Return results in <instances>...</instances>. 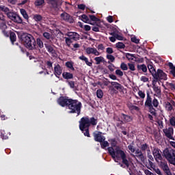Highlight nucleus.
Returning <instances> with one entry per match:
<instances>
[{
	"label": "nucleus",
	"mask_w": 175,
	"mask_h": 175,
	"mask_svg": "<svg viewBox=\"0 0 175 175\" xmlns=\"http://www.w3.org/2000/svg\"><path fill=\"white\" fill-rule=\"evenodd\" d=\"M94 140L97 142L98 143H102V142H105L106 140V138L105 136L102 135V132L100 131H94L92 133Z\"/></svg>",
	"instance_id": "nucleus-11"
},
{
	"label": "nucleus",
	"mask_w": 175,
	"mask_h": 175,
	"mask_svg": "<svg viewBox=\"0 0 175 175\" xmlns=\"http://www.w3.org/2000/svg\"><path fill=\"white\" fill-rule=\"evenodd\" d=\"M128 148L131 151V152H135L136 151L135 146H133V145H129Z\"/></svg>",
	"instance_id": "nucleus-58"
},
{
	"label": "nucleus",
	"mask_w": 175,
	"mask_h": 175,
	"mask_svg": "<svg viewBox=\"0 0 175 175\" xmlns=\"http://www.w3.org/2000/svg\"><path fill=\"white\" fill-rule=\"evenodd\" d=\"M10 42L12 43V45H14V42H16V40H17V36H16V33L14 32H11L10 34Z\"/></svg>",
	"instance_id": "nucleus-25"
},
{
	"label": "nucleus",
	"mask_w": 175,
	"mask_h": 175,
	"mask_svg": "<svg viewBox=\"0 0 175 175\" xmlns=\"http://www.w3.org/2000/svg\"><path fill=\"white\" fill-rule=\"evenodd\" d=\"M107 59L109 60V62H114L116 61V57L113 56V55H107L106 56Z\"/></svg>",
	"instance_id": "nucleus-42"
},
{
	"label": "nucleus",
	"mask_w": 175,
	"mask_h": 175,
	"mask_svg": "<svg viewBox=\"0 0 175 175\" xmlns=\"http://www.w3.org/2000/svg\"><path fill=\"white\" fill-rule=\"evenodd\" d=\"M141 81H143L144 83H147L148 81V78L144 76H142L140 79Z\"/></svg>",
	"instance_id": "nucleus-64"
},
{
	"label": "nucleus",
	"mask_w": 175,
	"mask_h": 175,
	"mask_svg": "<svg viewBox=\"0 0 175 175\" xmlns=\"http://www.w3.org/2000/svg\"><path fill=\"white\" fill-rule=\"evenodd\" d=\"M21 14H22L23 17L28 22V20L29 19V16H28V14L27 13V11L25 9H21Z\"/></svg>",
	"instance_id": "nucleus-29"
},
{
	"label": "nucleus",
	"mask_w": 175,
	"mask_h": 175,
	"mask_svg": "<svg viewBox=\"0 0 175 175\" xmlns=\"http://www.w3.org/2000/svg\"><path fill=\"white\" fill-rule=\"evenodd\" d=\"M120 118L123 120L124 122H131V121L133 120L132 116L129 115H126L124 113L120 114Z\"/></svg>",
	"instance_id": "nucleus-21"
},
{
	"label": "nucleus",
	"mask_w": 175,
	"mask_h": 175,
	"mask_svg": "<svg viewBox=\"0 0 175 175\" xmlns=\"http://www.w3.org/2000/svg\"><path fill=\"white\" fill-rule=\"evenodd\" d=\"M109 142H111V147L107 148V150L111 158L114 159L115 162H118L117 161H121L122 159L123 165H125L126 167H129V161L126 158V153L121 150L119 146H117V141L116 139L112 138L109 139ZM113 147H116L115 150ZM116 159H117V161Z\"/></svg>",
	"instance_id": "nucleus-1"
},
{
	"label": "nucleus",
	"mask_w": 175,
	"mask_h": 175,
	"mask_svg": "<svg viewBox=\"0 0 175 175\" xmlns=\"http://www.w3.org/2000/svg\"><path fill=\"white\" fill-rule=\"evenodd\" d=\"M66 68H68V69H70V70H75V67H73V62H66Z\"/></svg>",
	"instance_id": "nucleus-37"
},
{
	"label": "nucleus",
	"mask_w": 175,
	"mask_h": 175,
	"mask_svg": "<svg viewBox=\"0 0 175 175\" xmlns=\"http://www.w3.org/2000/svg\"><path fill=\"white\" fill-rule=\"evenodd\" d=\"M167 86L170 88L171 91H175V84L174 83L167 82Z\"/></svg>",
	"instance_id": "nucleus-46"
},
{
	"label": "nucleus",
	"mask_w": 175,
	"mask_h": 175,
	"mask_svg": "<svg viewBox=\"0 0 175 175\" xmlns=\"http://www.w3.org/2000/svg\"><path fill=\"white\" fill-rule=\"evenodd\" d=\"M98 124V119L89 116H85L81 118L79 120V129L83 132L84 136L87 137H91L90 135V126H95Z\"/></svg>",
	"instance_id": "nucleus-2"
},
{
	"label": "nucleus",
	"mask_w": 175,
	"mask_h": 175,
	"mask_svg": "<svg viewBox=\"0 0 175 175\" xmlns=\"http://www.w3.org/2000/svg\"><path fill=\"white\" fill-rule=\"evenodd\" d=\"M109 83H110L111 85L109 86L108 92L111 96L117 95V94H118V91H122V88H124L122 85L118 82L109 81Z\"/></svg>",
	"instance_id": "nucleus-6"
},
{
	"label": "nucleus",
	"mask_w": 175,
	"mask_h": 175,
	"mask_svg": "<svg viewBox=\"0 0 175 175\" xmlns=\"http://www.w3.org/2000/svg\"><path fill=\"white\" fill-rule=\"evenodd\" d=\"M66 83H68L69 87L72 89L75 88V81H66Z\"/></svg>",
	"instance_id": "nucleus-48"
},
{
	"label": "nucleus",
	"mask_w": 175,
	"mask_h": 175,
	"mask_svg": "<svg viewBox=\"0 0 175 175\" xmlns=\"http://www.w3.org/2000/svg\"><path fill=\"white\" fill-rule=\"evenodd\" d=\"M46 66L48 69H53V62H51V61L46 62Z\"/></svg>",
	"instance_id": "nucleus-60"
},
{
	"label": "nucleus",
	"mask_w": 175,
	"mask_h": 175,
	"mask_svg": "<svg viewBox=\"0 0 175 175\" xmlns=\"http://www.w3.org/2000/svg\"><path fill=\"white\" fill-rule=\"evenodd\" d=\"M161 150L158 148H154L152 151V154L154 158L155 159V161L157 162H159L162 161V154H161Z\"/></svg>",
	"instance_id": "nucleus-14"
},
{
	"label": "nucleus",
	"mask_w": 175,
	"mask_h": 175,
	"mask_svg": "<svg viewBox=\"0 0 175 175\" xmlns=\"http://www.w3.org/2000/svg\"><path fill=\"white\" fill-rule=\"evenodd\" d=\"M159 166L162 170H163L164 173L167 175H172V172H170V168H169V165H167V162L165 160H161L159 163Z\"/></svg>",
	"instance_id": "nucleus-12"
},
{
	"label": "nucleus",
	"mask_w": 175,
	"mask_h": 175,
	"mask_svg": "<svg viewBox=\"0 0 175 175\" xmlns=\"http://www.w3.org/2000/svg\"><path fill=\"white\" fill-rule=\"evenodd\" d=\"M96 96L98 99H102L103 98V91L100 89L97 90Z\"/></svg>",
	"instance_id": "nucleus-39"
},
{
	"label": "nucleus",
	"mask_w": 175,
	"mask_h": 175,
	"mask_svg": "<svg viewBox=\"0 0 175 175\" xmlns=\"http://www.w3.org/2000/svg\"><path fill=\"white\" fill-rule=\"evenodd\" d=\"M128 69L131 70V72H135L136 70V67H135V64L133 63H128Z\"/></svg>",
	"instance_id": "nucleus-40"
},
{
	"label": "nucleus",
	"mask_w": 175,
	"mask_h": 175,
	"mask_svg": "<svg viewBox=\"0 0 175 175\" xmlns=\"http://www.w3.org/2000/svg\"><path fill=\"white\" fill-rule=\"evenodd\" d=\"M108 64H109V65L108 66V69L111 72H114V64H111L110 62H108Z\"/></svg>",
	"instance_id": "nucleus-56"
},
{
	"label": "nucleus",
	"mask_w": 175,
	"mask_h": 175,
	"mask_svg": "<svg viewBox=\"0 0 175 175\" xmlns=\"http://www.w3.org/2000/svg\"><path fill=\"white\" fill-rule=\"evenodd\" d=\"M45 47L50 54H55V49L51 45L45 44Z\"/></svg>",
	"instance_id": "nucleus-28"
},
{
	"label": "nucleus",
	"mask_w": 175,
	"mask_h": 175,
	"mask_svg": "<svg viewBox=\"0 0 175 175\" xmlns=\"http://www.w3.org/2000/svg\"><path fill=\"white\" fill-rule=\"evenodd\" d=\"M19 39L22 44L28 50H36L38 49L36 40H35V38L31 34L23 33L20 35Z\"/></svg>",
	"instance_id": "nucleus-4"
},
{
	"label": "nucleus",
	"mask_w": 175,
	"mask_h": 175,
	"mask_svg": "<svg viewBox=\"0 0 175 175\" xmlns=\"http://www.w3.org/2000/svg\"><path fill=\"white\" fill-rule=\"evenodd\" d=\"M62 77L65 80L69 81V80H72V79H73V75L70 72H64L62 73Z\"/></svg>",
	"instance_id": "nucleus-22"
},
{
	"label": "nucleus",
	"mask_w": 175,
	"mask_h": 175,
	"mask_svg": "<svg viewBox=\"0 0 175 175\" xmlns=\"http://www.w3.org/2000/svg\"><path fill=\"white\" fill-rule=\"evenodd\" d=\"M47 3H49V5H51L53 8H57V6H58L57 0H47Z\"/></svg>",
	"instance_id": "nucleus-35"
},
{
	"label": "nucleus",
	"mask_w": 175,
	"mask_h": 175,
	"mask_svg": "<svg viewBox=\"0 0 175 175\" xmlns=\"http://www.w3.org/2000/svg\"><path fill=\"white\" fill-rule=\"evenodd\" d=\"M161 80L166 81L167 80V75L163 72L161 69H157L156 75L153 77V84L154 83H158Z\"/></svg>",
	"instance_id": "nucleus-8"
},
{
	"label": "nucleus",
	"mask_w": 175,
	"mask_h": 175,
	"mask_svg": "<svg viewBox=\"0 0 175 175\" xmlns=\"http://www.w3.org/2000/svg\"><path fill=\"white\" fill-rule=\"evenodd\" d=\"M79 27L80 28H83V29H85V31H91V26L85 25H83V23L81 22H79Z\"/></svg>",
	"instance_id": "nucleus-34"
},
{
	"label": "nucleus",
	"mask_w": 175,
	"mask_h": 175,
	"mask_svg": "<svg viewBox=\"0 0 175 175\" xmlns=\"http://www.w3.org/2000/svg\"><path fill=\"white\" fill-rule=\"evenodd\" d=\"M152 84L153 85V91L157 94V96L161 95V88L156 85L157 83H154L153 81L152 82Z\"/></svg>",
	"instance_id": "nucleus-23"
},
{
	"label": "nucleus",
	"mask_w": 175,
	"mask_h": 175,
	"mask_svg": "<svg viewBox=\"0 0 175 175\" xmlns=\"http://www.w3.org/2000/svg\"><path fill=\"white\" fill-rule=\"evenodd\" d=\"M165 109L167 111H172V110H173V105H172V103H170V102L166 103Z\"/></svg>",
	"instance_id": "nucleus-38"
},
{
	"label": "nucleus",
	"mask_w": 175,
	"mask_h": 175,
	"mask_svg": "<svg viewBox=\"0 0 175 175\" xmlns=\"http://www.w3.org/2000/svg\"><path fill=\"white\" fill-rule=\"evenodd\" d=\"M42 36L45 38V39H47L48 40H49V39H51V33L49 32H44L42 34Z\"/></svg>",
	"instance_id": "nucleus-44"
},
{
	"label": "nucleus",
	"mask_w": 175,
	"mask_h": 175,
	"mask_svg": "<svg viewBox=\"0 0 175 175\" xmlns=\"http://www.w3.org/2000/svg\"><path fill=\"white\" fill-rule=\"evenodd\" d=\"M163 156L171 163L175 166V150L171 148H165L163 150Z\"/></svg>",
	"instance_id": "nucleus-7"
},
{
	"label": "nucleus",
	"mask_w": 175,
	"mask_h": 175,
	"mask_svg": "<svg viewBox=\"0 0 175 175\" xmlns=\"http://www.w3.org/2000/svg\"><path fill=\"white\" fill-rule=\"evenodd\" d=\"M44 3V0H36L34 3L36 6H42Z\"/></svg>",
	"instance_id": "nucleus-43"
},
{
	"label": "nucleus",
	"mask_w": 175,
	"mask_h": 175,
	"mask_svg": "<svg viewBox=\"0 0 175 175\" xmlns=\"http://www.w3.org/2000/svg\"><path fill=\"white\" fill-rule=\"evenodd\" d=\"M78 9H79L80 10H85V5L79 4L78 5Z\"/></svg>",
	"instance_id": "nucleus-63"
},
{
	"label": "nucleus",
	"mask_w": 175,
	"mask_h": 175,
	"mask_svg": "<svg viewBox=\"0 0 175 175\" xmlns=\"http://www.w3.org/2000/svg\"><path fill=\"white\" fill-rule=\"evenodd\" d=\"M94 61H96V64L99 65L100 62H104L105 58L102 56L96 57L94 58Z\"/></svg>",
	"instance_id": "nucleus-33"
},
{
	"label": "nucleus",
	"mask_w": 175,
	"mask_h": 175,
	"mask_svg": "<svg viewBox=\"0 0 175 175\" xmlns=\"http://www.w3.org/2000/svg\"><path fill=\"white\" fill-rule=\"evenodd\" d=\"M70 100H72V98L68 96H60L57 102L62 107H68Z\"/></svg>",
	"instance_id": "nucleus-9"
},
{
	"label": "nucleus",
	"mask_w": 175,
	"mask_h": 175,
	"mask_svg": "<svg viewBox=\"0 0 175 175\" xmlns=\"http://www.w3.org/2000/svg\"><path fill=\"white\" fill-rule=\"evenodd\" d=\"M143 152H144L140 149H137L135 151V157L138 158V159H139L141 162H143V163H144V162H146V156H144Z\"/></svg>",
	"instance_id": "nucleus-15"
},
{
	"label": "nucleus",
	"mask_w": 175,
	"mask_h": 175,
	"mask_svg": "<svg viewBox=\"0 0 175 175\" xmlns=\"http://www.w3.org/2000/svg\"><path fill=\"white\" fill-rule=\"evenodd\" d=\"M116 75L120 76V77H122L124 76V72L121 70L118 69L116 70Z\"/></svg>",
	"instance_id": "nucleus-53"
},
{
	"label": "nucleus",
	"mask_w": 175,
	"mask_h": 175,
	"mask_svg": "<svg viewBox=\"0 0 175 175\" xmlns=\"http://www.w3.org/2000/svg\"><path fill=\"white\" fill-rule=\"evenodd\" d=\"M126 58L129 60L133 59V58H135V55L127 53H126Z\"/></svg>",
	"instance_id": "nucleus-54"
},
{
	"label": "nucleus",
	"mask_w": 175,
	"mask_h": 175,
	"mask_svg": "<svg viewBox=\"0 0 175 175\" xmlns=\"http://www.w3.org/2000/svg\"><path fill=\"white\" fill-rule=\"evenodd\" d=\"M81 107H83V104L79 100L72 99L70 101L68 104V109H69V114H77V117H79L81 114Z\"/></svg>",
	"instance_id": "nucleus-5"
},
{
	"label": "nucleus",
	"mask_w": 175,
	"mask_h": 175,
	"mask_svg": "<svg viewBox=\"0 0 175 175\" xmlns=\"http://www.w3.org/2000/svg\"><path fill=\"white\" fill-rule=\"evenodd\" d=\"M106 53H107L108 55H111V54H113V53H114V51L113 50V48H111V47H108V48H107V49H106Z\"/></svg>",
	"instance_id": "nucleus-55"
},
{
	"label": "nucleus",
	"mask_w": 175,
	"mask_h": 175,
	"mask_svg": "<svg viewBox=\"0 0 175 175\" xmlns=\"http://www.w3.org/2000/svg\"><path fill=\"white\" fill-rule=\"evenodd\" d=\"M138 95L142 98V99H144V98H146V94L142 90L138 91Z\"/></svg>",
	"instance_id": "nucleus-52"
},
{
	"label": "nucleus",
	"mask_w": 175,
	"mask_h": 175,
	"mask_svg": "<svg viewBox=\"0 0 175 175\" xmlns=\"http://www.w3.org/2000/svg\"><path fill=\"white\" fill-rule=\"evenodd\" d=\"M8 18L12 20L16 24H23V18H21L20 15L16 12H11L8 14Z\"/></svg>",
	"instance_id": "nucleus-10"
},
{
	"label": "nucleus",
	"mask_w": 175,
	"mask_h": 175,
	"mask_svg": "<svg viewBox=\"0 0 175 175\" xmlns=\"http://www.w3.org/2000/svg\"><path fill=\"white\" fill-rule=\"evenodd\" d=\"M0 136L3 140H7V139H9V137H8L5 131H1Z\"/></svg>",
	"instance_id": "nucleus-47"
},
{
	"label": "nucleus",
	"mask_w": 175,
	"mask_h": 175,
	"mask_svg": "<svg viewBox=\"0 0 175 175\" xmlns=\"http://www.w3.org/2000/svg\"><path fill=\"white\" fill-rule=\"evenodd\" d=\"M100 146H101V148H106V147H109V144L108 143L107 141H103L101 142H100Z\"/></svg>",
	"instance_id": "nucleus-41"
},
{
	"label": "nucleus",
	"mask_w": 175,
	"mask_h": 175,
	"mask_svg": "<svg viewBox=\"0 0 175 175\" xmlns=\"http://www.w3.org/2000/svg\"><path fill=\"white\" fill-rule=\"evenodd\" d=\"M140 150L142 151V152L146 153V151H150V146L147 144H143L140 146Z\"/></svg>",
	"instance_id": "nucleus-27"
},
{
	"label": "nucleus",
	"mask_w": 175,
	"mask_h": 175,
	"mask_svg": "<svg viewBox=\"0 0 175 175\" xmlns=\"http://www.w3.org/2000/svg\"><path fill=\"white\" fill-rule=\"evenodd\" d=\"M33 18L37 23H40V21H42V20H43V16H42V15H40V14H36L33 15Z\"/></svg>",
	"instance_id": "nucleus-30"
},
{
	"label": "nucleus",
	"mask_w": 175,
	"mask_h": 175,
	"mask_svg": "<svg viewBox=\"0 0 175 175\" xmlns=\"http://www.w3.org/2000/svg\"><path fill=\"white\" fill-rule=\"evenodd\" d=\"M120 69H122V70H128V65L124 62L121 63Z\"/></svg>",
	"instance_id": "nucleus-49"
},
{
	"label": "nucleus",
	"mask_w": 175,
	"mask_h": 175,
	"mask_svg": "<svg viewBox=\"0 0 175 175\" xmlns=\"http://www.w3.org/2000/svg\"><path fill=\"white\" fill-rule=\"evenodd\" d=\"M86 53L88 55L94 54V55H96V56L100 55V53H99V51H98V50H96V49L95 48H91V47L87 48Z\"/></svg>",
	"instance_id": "nucleus-20"
},
{
	"label": "nucleus",
	"mask_w": 175,
	"mask_h": 175,
	"mask_svg": "<svg viewBox=\"0 0 175 175\" xmlns=\"http://www.w3.org/2000/svg\"><path fill=\"white\" fill-rule=\"evenodd\" d=\"M137 70L139 73H147V66L146 64H137Z\"/></svg>",
	"instance_id": "nucleus-18"
},
{
	"label": "nucleus",
	"mask_w": 175,
	"mask_h": 175,
	"mask_svg": "<svg viewBox=\"0 0 175 175\" xmlns=\"http://www.w3.org/2000/svg\"><path fill=\"white\" fill-rule=\"evenodd\" d=\"M128 107L131 111H133L134 110L135 111H139L140 110V108H139V107L132 104L129 105Z\"/></svg>",
	"instance_id": "nucleus-31"
},
{
	"label": "nucleus",
	"mask_w": 175,
	"mask_h": 175,
	"mask_svg": "<svg viewBox=\"0 0 175 175\" xmlns=\"http://www.w3.org/2000/svg\"><path fill=\"white\" fill-rule=\"evenodd\" d=\"M66 44H67V46H70V44H72V40L70 39V38H66Z\"/></svg>",
	"instance_id": "nucleus-59"
},
{
	"label": "nucleus",
	"mask_w": 175,
	"mask_h": 175,
	"mask_svg": "<svg viewBox=\"0 0 175 175\" xmlns=\"http://www.w3.org/2000/svg\"><path fill=\"white\" fill-rule=\"evenodd\" d=\"M89 17L92 21H99V18L95 16V15H90Z\"/></svg>",
	"instance_id": "nucleus-57"
},
{
	"label": "nucleus",
	"mask_w": 175,
	"mask_h": 175,
	"mask_svg": "<svg viewBox=\"0 0 175 175\" xmlns=\"http://www.w3.org/2000/svg\"><path fill=\"white\" fill-rule=\"evenodd\" d=\"M81 21L86 24H90V18L85 14L81 15Z\"/></svg>",
	"instance_id": "nucleus-36"
},
{
	"label": "nucleus",
	"mask_w": 175,
	"mask_h": 175,
	"mask_svg": "<svg viewBox=\"0 0 175 175\" xmlns=\"http://www.w3.org/2000/svg\"><path fill=\"white\" fill-rule=\"evenodd\" d=\"M146 132H147V133H150V135H152V129H151V127L150 126H146Z\"/></svg>",
	"instance_id": "nucleus-61"
},
{
	"label": "nucleus",
	"mask_w": 175,
	"mask_h": 175,
	"mask_svg": "<svg viewBox=\"0 0 175 175\" xmlns=\"http://www.w3.org/2000/svg\"><path fill=\"white\" fill-rule=\"evenodd\" d=\"M116 49H125V44H123L121 42L116 43Z\"/></svg>",
	"instance_id": "nucleus-45"
},
{
	"label": "nucleus",
	"mask_w": 175,
	"mask_h": 175,
	"mask_svg": "<svg viewBox=\"0 0 175 175\" xmlns=\"http://www.w3.org/2000/svg\"><path fill=\"white\" fill-rule=\"evenodd\" d=\"M0 10H1V12H4V13L7 14L8 17H9V13L12 12H10V10L9 9V8L5 5H0Z\"/></svg>",
	"instance_id": "nucleus-26"
},
{
	"label": "nucleus",
	"mask_w": 175,
	"mask_h": 175,
	"mask_svg": "<svg viewBox=\"0 0 175 175\" xmlns=\"http://www.w3.org/2000/svg\"><path fill=\"white\" fill-rule=\"evenodd\" d=\"M60 17L64 21H67V23H73V18L66 12H63L61 14Z\"/></svg>",
	"instance_id": "nucleus-17"
},
{
	"label": "nucleus",
	"mask_w": 175,
	"mask_h": 175,
	"mask_svg": "<svg viewBox=\"0 0 175 175\" xmlns=\"http://www.w3.org/2000/svg\"><path fill=\"white\" fill-rule=\"evenodd\" d=\"M148 69L152 77H154L157 73V70H155V68H154V66H152V64H148Z\"/></svg>",
	"instance_id": "nucleus-24"
},
{
	"label": "nucleus",
	"mask_w": 175,
	"mask_h": 175,
	"mask_svg": "<svg viewBox=\"0 0 175 175\" xmlns=\"http://www.w3.org/2000/svg\"><path fill=\"white\" fill-rule=\"evenodd\" d=\"M144 106L146 109H148V112L150 113L152 116L154 117L157 116L156 109L159 106V101H158V99L155 98V96L152 98V96L150 94V91L146 92V99Z\"/></svg>",
	"instance_id": "nucleus-3"
},
{
	"label": "nucleus",
	"mask_w": 175,
	"mask_h": 175,
	"mask_svg": "<svg viewBox=\"0 0 175 175\" xmlns=\"http://www.w3.org/2000/svg\"><path fill=\"white\" fill-rule=\"evenodd\" d=\"M153 170L155 172V173H157V174L162 175V172L159 168L154 167V168H153Z\"/></svg>",
	"instance_id": "nucleus-62"
},
{
	"label": "nucleus",
	"mask_w": 175,
	"mask_h": 175,
	"mask_svg": "<svg viewBox=\"0 0 175 175\" xmlns=\"http://www.w3.org/2000/svg\"><path fill=\"white\" fill-rule=\"evenodd\" d=\"M37 44V46H38L39 49H43L44 47V45L43 44V41H42V39L37 38L36 41V44Z\"/></svg>",
	"instance_id": "nucleus-32"
},
{
	"label": "nucleus",
	"mask_w": 175,
	"mask_h": 175,
	"mask_svg": "<svg viewBox=\"0 0 175 175\" xmlns=\"http://www.w3.org/2000/svg\"><path fill=\"white\" fill-rule=\"evenodd\" d=\"M0 27L2 29H5L8 26H6V21H0Z\"/></svg>",
	"instance_id": "nucleus-50"
},
{
	"label": "nucleus",
	"mask_w": 175,
	"mask_h": 175,
	"mask_svg": "<svg viewBox=\"0 0 175 175\" xmlns=\"http://www.w3.org/2000/svg\"><path fill=\"white\" fill-rule=\"evenodd\" d=\"M163 132L167 139H170V140H174V137H173L174 130L172 127H170L167 129H163Z\"/></svg>",
	"instance_id": "nucleus-16"
},
{
	"label": "nucleus",
	"mask_w": 175,
	"mask_h": 175,
	"mask_svg": "<svg viewBox=\"0 0 175 175\" xmlns=\"http://www.w3.org/2000/svg\"><path fill=\"white\" fill-rule=\"evenodd\" d=\"M67 35L68 36H69L71 40L77 41L80 39V35H79V33H77V32H68Z\"/></svg>",
	"instance_id": "nucleus-19"
},
{
	"label": "nucleus",
	"mask_w": 175,
	"mask_h": 175,
	"mask_svg": "<svg viewBox=\"0 0 175 175\" xmlns=\"http://www.w3.org/2000/svg\"><path fill=\"white\" fill-rule=\"evenodd\" d=\"M131 40L133 43H135L136 44H139V42H140V40L137 39L136 37H132Z\"/></svg>",
	"instance_id": "nucleus-51"
},
{
	"label": "nucleus",
	"mask_w": 175,
	"mask_h": 175,
	"mask_svg": "<svg viewBox=\"0 0 175 175\" xmlns=\"http://www.w3.org/2000/svg\"><path fill=\"white\" fill-rule=\"evenodd\" d=\"M62 70H64V68L61 65L59 64H55L53 74L57 79H59V76L62 75Z\"/></svg>",
	"instance_id": "nucleus-13"
}]
</instances>
